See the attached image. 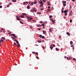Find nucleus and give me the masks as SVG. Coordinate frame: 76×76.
<instances>
[{
  "label": "nucleus",
  "mask_w": 76,
  "mask_h": 76,
  "mask_svg": "<svg viewBox=\"0 0 76 76\" xmlns=\"http://www.w3.org/2000/svg\"><path fill=\"white\" fill-rule=\"evenodd\" d=\"M69 12V10H67L64 11V13H65V16H67V12Z\"/></svg>",
  "instance_id": "nucleus-1"
},
{
  "label": "nucleus",
  "mask_w": 76,
  "mask_h": 76,
  "mask_svg": "<svg viewBox=\"0 0 76 76\" xmlns=\"http://www.w3.org/2000/svg\"><path fill=\"white\" fill-rule=\"evenodd\" d=\"M10 35H11L12 36H14V37L15 38H17V37H16V35H15V34H11Z\"/></svg>",
  "instance_id": "nucleus-2"
},
{
  "label": "nucleus",
  "mask_w": 76,
  "mask_h": 76,
  "mask_svg": "<svg viewBox=\"0 0 76 76\" xmlns=\"http://www.w3.org/2000/svg\"><path fill=\"white\" fill-rule=\"evenodd\" d=\"M39 3L41 4H44L42 3V0H40L39 2Z\"/></svg>",
  "instance_id": "nucleus-3"
},
{
  "label": "nucleus",
  "mask_w": 76,
  "mask_h": 76,
  "mask_svg": "<svg viewBox=\"0 0 76 76\" xmlns=\"http://www.w3.org/2000/svg\"><path fill=\"white\" fill-rule=\"evenodd\" d=\"M31 19H33V18H30L29 19H28L27 20V21L28 22H31V21H30V20H31Z\"/></svg>",
  "instance_id": "nucleus-4"
},
{
  "label": "nucleus",
  "mask_w": 76,
  "mask_h": 76,
  "mask_svg": "<svg viewBox=\"0 0 76 76\" xmlns=\"http://www.w3.org/2000/svg\"><path fill=\"white\" fill-rule=\"evenodd\" d=\"M72 11L71 10L70 12V14L69 15L70 16H72Z\"/></svg>",
  "instance_id": "nucleus-5"
},
{
  "label": "nucleus",
  "mask_w": 76,
  "mask_h": 76,
  "mask_svg": "<svg viewBox=\"0 0 76 76\" xmlns=\"http://www.w3.org/2000/svg\"><path fill=\"white\" fill-rule=\"evenodd\" d=\"M62 3L63 4H64H64H65V3H66V1H62Z\"/></svg>",
  "instance_id": "nucleus-6"
},
{
  "label": "nucleus",
  "mask_w": 76,
  "mask_h": 76,
  "mask_svg": "<svg viewBox=\"0 0 76 76\" xmlns=\"http://www.w3.org/2000/svg\"><path fill=\"white\" fill-rule=\"evenodd\" d=\"M16 46L18 48L20 47V44H19V43H18V44Z\"/></svg>",
  "instance_id": "nucleus-7"
},
{
  "label": "nucleus",
  "mask_w": 76,
  "mask_h": 76,
  "mask_svg": "<svg viewBox=\"0 0 76 76\" xmlns=\"http://www.w3.org/2000/svg\"><path fill=\"white\" fill-rule=\"evenodd\" d=\"M32 53L33 54H34V53H35L37 55H38V53H37V52H36V53H35V52H33Z\"/></svg>",
  "instance_id": "nucleus-8"
},
{
  "label": "nucleus",
  "mask_w": 76,
  "mask_h": 76,
  "mask_svg": "<svg viewBox=\"0 0 76 76\" xmlns=\"http://www.w3.org/2000/svg\"><path fill=\"white\" fill-rule=\"evenodd\" d=\"M17 19V20H20V19L19 18H18V16H16Z\"/></svg>",
  "instance_id": "nucleus-9"
},
{
  "label": "nucleus",
  "mask_w": 76,
  "mask_h": 76,
  "mask_svg": "<svg viewBox=\"0 0 76 76\" xmlns=\"http://www.w3.org/2000/svg\"><path fill=\"white\" fill-rule=\"evenodd\" d=\"M32 11L33 12H37V10H34V9H32Z\"/></svg>",
  "instance_id": "nucleus-10"
},
{
  "label": "nucleus",
  "mask_w": 76,
  "mask_h": 76,
  "mask_svg": "<svg viewBox=\"0 0 76 76\" xmlns=\"http://www.w3.org/2000/svg\"><path fill=\"white\" fill-rule=\"evenodd\" d=\"M66 34L67 35H68V36H70V33H69L68 32H66Z\"/></svg>",
  "instance_id": "nucleus-11"
},
{
  "label": "nucleus",
  "mask_w": 76,
  "mask_h": 76,
  "mask_svg": "<svg viewBox=\"0 0 76 76\" xmlns=\"http://www.w3.org/2000/svg\"><path fill=\"white\" fill-rule=\"evenodd\" d=\"M42 32H43V34H45L46 33V31H43Z\"/></svg>",
  "instance_id": "nucleus-12"
},
{
  "label": "nucleus",
  "mask_w": 76,
  "mask_h": 76,
  "mask_svg": "<svg viewBox=\"0 0 76 76\" xmlns=\"http://www.w3.org/2000/svg\"><path fill=\"white\" fill-rule=\"evenodd\" d=\"M37 14H39V15H41V12H37Z\"/></svg>",
  "instance_id": "nucleus-13"
},
{
  "label": "nucleus",
  "mask_w": 76,
  "mask_h": 76,
  "mask_svg": "<svg viewBox=\"0 0 76 76\" xmlns=\"http://www.w3.org/2000/svg\"><path fill=\"white\" fill-rule=\"evenodd\" d=\"M56 51H58V50H60V49L57 48H56Z\"/></svg>",
  "instance_id": "nucleus-14"
},
{
  "label": "nucleus",
  "mask_w": 76,
  "mask_h": 76,
  "mask_svg": "<svg viewBox=\"0 0 76 76\" xmlns=\"http://www.w3.org/2000/svg\"><path fill=\"white\" fill-rule=\"evenodd\" d=\"M51 20L52 22H55V20H53V19H51Z\"/></svg>",
  "instance_id": "nucleus-15"
},
{
  "label": "nucleus",
  "mask_w": 76,
  "mask_h": 76,
  "mask_svg": "<svg viewBox=\"0 0 76 76\" xmlns=\"http://www.w3.org/2000/svg\"><path fill=\"white\" fill-rule=\"evenodd\" d=\"M38 42H39V43H41V42H42L41 41H39L38 40L37 41Z\"/></svg>",
  "instance_id": "nucleus-16"
},
{
  "label": "nucleus",
  "mask_w": 76,
  "mask_h": 76,
  "mask_svg": "<svg viewBox=\"0 0 76 76\" xmlns=\"http://www.w3.org/2000/svg\"><path fill=\"white\" fill-rule=\"evenodd\" d=\"M73 44V42L71 41L70 42V45H72V44Z\"/></svg>",
  "instance_id": "nucleus-17"
},
{
  "label": "nucleus",
  "mask_w": 76,
  "mask_h": 76,
  "mask_svg": "<svg viewBox=\"0 0 76 76\" xmlns=\"http://www.w3.org/2000/svg\"><path fill=\"white\" fill-rule=\"evenodd\" d=\"M27 8L28 9H30V7L29 6H27Z\"/></svg>",
  "instance_id": "nucleus-18"
},
{
  "label": "nucleus",
  "mask_w": 76,
  "mask_h": 76,
  "mask_svg": "<svg viewBox=\"0 0 76 76\" xmlns=\"http://www.w3.org/2000/svg\"><path fill=\"white\" fill-rule=\"evenodd\" d=\"M50 48L51 49V50H52V49L53 48V47H51V46H50Z\"/></svg>",
  "instance_id": "nucleus-19"
},
{
  "label": "nucleus",
  "mask_w": 76,
  "mask_h": 76,
  "mask_svg": "<svg viewBox=\"0 0 76 76\" xmlns=\"http://www.w3.org/2000/svg\"><path fill=\"white\" fill-rule=\"evenodd\" d=\"M40 38H42V35L40 34L39 35Z\"/></svg>",
  "instance_id": "nucleus-20"
},
{
  "label": "nucleus",
  "mask_w": 76,
  "mask_h": 76,
  "mask_svg": "<svg viewBox=\"0 0 76 76\" xmlns=\"http://www.w3.org/2000/svg\"><path fill=\"white\" fill-rule=\"evenodd\" d=\"M49 31H50V32H52V29H49Z\"/></svg>",
  "instance_id": "nucleus-21"
},
{
  "label": "nucleus",
  "mask_w": 76,
  "mask_h": 76,
  "mask_svg": "<svg viewBox=\"0 0 76 76\" xmlns=\"http://www.w3.org/2000/svg\"><path fill=\"white\" fill-rule=\"evenodd\" d=\"M12 2H14V3H15V2H16V0H13L12 1Z\"/></svg>",
  "instance_id": "nucleus-22"
},
{
  "label": "nucleus",
  "mask_w": 76,
  "mask_h": 76,
  "mask_svg": "<svg viewBox=\"0 0 76 76\" xmlns=\"http://www.w3.org/2000/svg\"><path fill=\"white\" fill-rule=\"evenodd\" d=\"M21 18H24V15H21Z\"/></svg>",
  "instance_id": "nucleus-23"
},
{
  "label": "nucleus",
  "mask_w": 76,
  "mask_h": 76,
  "mask_svg": "<svg viewBox=\"0 0 76 76\" xmlns=\"http://www.w3.org/2000/svg\"><path fill=\"white\" fill-rule=\"evenodd\" d=\"M1 38H2V39H4V40H5V39H5V38H4V37H2Z\"/></svg>",
  "instance_id": "nucleus-24"
},
{
  "label": "nucleus",
  "mask_w": 76,
  "mask_h": 76,
  "mask_svg": "<svg viewBox=\"0 0 76 76\" xmlns=\"http://www.w3.org/2000/svg\"><path fill=\"white\" fill-rule=\"evenodd\" d=\"M51 45L52 46H53V47H55V46H56V45H54V44H52Z\"/></svg>",
  "instance_id": "nucleus-25"
},
{
  "label": "nucleus",
  "mask_w": 76,
  "mask_h": 76,
  "mask_svg": "<svg viewBox=\"0 0 76 76\" xmlns=\"http://www.w3.org/2000/svg\"><path fill=\"white\" fill-rule=\"evenodd\" d=\"M66 59L67 60H70V58L68 57H66Z\"/></svg>",
  "instance_id": "nucleus-26"
},
{
  "label": "nucleus",
  "mask_w": 76,
  "mask_h": 76,
  "mask_svg": "<svg viewBox=\"0 0 76 76\" xmlns=\"http://www.w3.org/2000/svg\"><path fill=\"white\" fill-rule=\"evenodd\" d=\"M1 42H4V40L3 39H1L0 40Z\"/></svg>",
  "instance_id": "nucleus-27"
},
{
  "label": "nucleus",
  "mask_w": 76,
  "mask_h": 76,
  "mask_svg": "<svg viewBox=\"0 0 76 76\" xmlns=\"http://www.w3.org/2000/svg\"><path fill=\"white\" fill-rule=\"evenodd\" d=\"M23 15H25V16L26 15V14L25 13H23Z\"/></svg>",
  "instance_id": "nucleus-28"
},
{
  "label": "nucleus",
  "mask_w": 76,
  "mask_h": 76,
  "mask_svg": "<svg viewBox=\"0 0 76 76\" xmlns=\"http://www.w3.org/2000/svg\"><path fill=\"white\" fill-rule=\"evenodd\" d=\"M43 23H45V24L47 23V22L45 21V22H43Z\"/></svg>",
  "instance_id": "nucleus-29"
},
{
  "label": "nucleus",
  "mask_w": 76,
  "mask_h": 76,
  "mask_svg": "<svg viewBox=\"0 0 76 76\" xmlns=\"http://www.w3.org/2000/svg\"><path fill=\"white\" fill-rule=\"evenodd\" d=\"M40 23H44V22H42V21H41L40 22Z\"/></svg>",
  "instance_id": "nucleus-30"
},
{
  "label": "nucleus",
  "mask_w": 76,
  "mask_h": 76,
  "mask_svg": "<svg viewBox=\"0 0 76 76\" xmlns=\"http://www.w3.org/2000/svg\"><path fill=\"white\" fill-rule=\"evenodd\" d=\"M20 23H21L22 24H23V23L21 21H20Z\"/></svg>",
  "instance_id": "nucleus-31"
},
{
  "label": "nucleus",
  "mask_w": 76,
  "mask_h": 76,
  "mask_svg": "<svg viewBox=\"0 0 76 76\" xmlns=\"http://www.w3.org/2000/svg\"><path fill=\"white\" fill-rule=\"evenodd\" d=\"M42 26H45V25H44V24H41Z\"/></svg>",
  "instance_id": "nucleus-32"
},
{
  "label": "nucleus",
  "mask_w": 76,
  "mask_h": 76,
  "mask_svg": "<svg viewBox=\"0 0 76 76\" xmlns=\"http://www.w3.org/2000/svg\"><path fill=\"white\" fill-rule=\"evenodd\" d=\"M42 39H44V38H45V37L44 36H42Z\"/></svg>",
  "instance_id": "nucleus-33"
},
{
  "label": "nucleus",
  "mask_w": 76,
  "mask_h": 76,
  "mask_svg": "<svg viewBox=\"0 0 76 76\" xmlns=\"http://www.w3.org/2000/svg\"><path fill=\"white\" fill-rule=\"evenodd\" d=\"M27 18V19H30V18H30V17H26Z\"/></svg>",
  "instance_id": "nucleus-34"
},
{
  "label": "nucleus",
  "mask_w": 76,
  "mask_h": 76,
  "mask_svg": "<svg viewBox=\"0 0 76 76\" xmlns=\"http://www.w3.org/2000/svg\"><path fill=\"white\" fill-rule=\"evenodd\" d=\"M36 58H37V59H39V58L38 56H36Z\"/></svg>",
  "instance_id": "nucleus-35"
},
{
  "label": "nucleus",
  "mask_w": 76,
  "mask_h": 76,
  "mask_svg": "<svg viewBox=\"0 0 76 76\" xmlns=\"http://www.w3.org/2000/svg\"><path fill=\"white\" fill-rule=\"evenodd\" d=\"M63 5L64 6H66V4H63Z\"/></svg>",
  "instance_id": "nucleus-36"
},
{
  "label": "nucleus",
  "mask_w": 76,
  "mask_h": 76,
  "mask_svg": "<svg viewBox=\"0 0 76 76\" xmlns=\"http://www.w3.org/2000/svg\"><path fill=\"white\" fill-rule=\"evenodd\" d=\"M13 41H15V42H16L18 41V40L16 39H15V40H13Z\"/></svg>",
  "instance_id": "nucleus-37"
},
{
  "label": "nucleus",
  "mask_w": 76,
  "mask_h": 76,
  "mask_svg": "<svg viewBox=\"0 0 76 76\" xmlns=\"http://www.w3.org/2000/svg\"><path fill=\"white\" fill-rule=\"evenodd\" d=\"M52 17H53V16H52V15H50L49 16V18H52Z\"/></svg>",
  "instance_id": "nucleus-38"
},
{
  "label": "nucleus",
  "mask_w": 76,
  "mask_h": 76,
  "mask_svg": "<svg viewBox=\"0 0 76 76\" xmlns=\"http://www.w3.org/2000/svg\"><path fill=\"white\" fill-rule=\"evenodd\" d=\"M31 6H33V5H34V4L33 3V2L31 3Z\"/></svg>",
  "instance_id": "nucleus-39"
},
{
  "label": "nucleus",
  "mask_w": 76,
  "mask_h": 76,
  "mask_svg": "<svg viewBox=\"0 0 76 76\" xmlns=\"http://www.w3.org/2000/svg\"><path fill=\"white\" fill-rule=\"evenodd\" d=\"M70 22L71 23H72V20H70Z\"/></svg>",
  "instance_id": "nucleus-40"
},
{
  "label": "nucleus",
  "mask_w": 76,
  "mask_h": 76,
  "mask_svg": "<svg viewBox=\"0 0 76 76\" xmlns=\"http://www.w3.org/2000/svg\"><path fill=\"white\" fill-rule=\"evenodd\" d=\"M48 5H51V4H50V2L48 3Z\"/></svg>",
  "instance_id": "nucleus-41"
},
{
  "label": "nucleus",
  "mask_w": 76,
  "mask_h": 76,
  "mask_svg": "<svg viewBox=\"0 0 76 76\" xmlns=\"http://www.w3.org/2000/svg\"><path fill=\"white\" fill-rule=\"evenodd\" d=\"M47 11H48V12H50V9H48V10H47Z\"/></svg>",
  "instance_id": "nucleus-42"
},
{
  "label": "nucleus",
  "mask_w": 76,
  "mask_h": 76,
  "mask_svg": "<svg viewBox=\"0 0 76 76\" xmlns=\"http://www.w3.org/2000/svg\"><path fill=\"white\" fill-rule=\"evenodd\" d=\"M7 7H9V6H10V5H9L8 4V5H7Z\"/></svg>",
  "instance_id": "nucleus-43"
},
{
  "label": "nucleus",
  "mask_w": 76,
  "mask_h": 76,
  "mask_svg": "<svg viewBox=\"0 0 76 76\" xmlns=\"http://www.w3.org/2000/svg\"><path fill=\"white\" fill-rule=\"evenodd\" d=\"M61 13H64V11H63V10H61Z\"/></svg>",
  "instance_id": "nucleus-44"
},
{
  "label": "nucleus",
  "mask_w": 76,
  "mask_h": 76,
  "mask_svg": "<svg viewBox=\"0 0 76 76\" xmlns=\"http://www.w3.org/2000/svg\"><path fill=\"white\" fill-rule=\"evenodd\" d=\"M43 1V2H44L45 3V1H46V0H42Z\"/></svg>",
  "instance_id": "nucleus-45"
},
{
  "label": "nucleus",
  "mask_w": 76,
  "mask_h": 76,
  "mask_svg": "<svg viewBox=\"0 0 76 76\" xmlns=\"http://www.w3.org/2000/svg\"><path fill=\"white\" fill-rule=\"evenodd\" d=\"M40 7H42L43 6V5H42V4L40 5Z\"/></svg>",
  "instance_id": "nucleus-46"
},
{
  "label": "nucleus",
  "mask_w": 76,
  "mask_h": 76,
  "mask_svg": "<svg viewBox=\"0 0 76 76\" xmlns=\"http://www.w3.org/2000/svg\"><path fill=\"white\" fill-rule=\"evenodd\" d=\"M14 45H17V44H16V43H14Z\"/></svg>",
  "instance_id": "nucleus-47"
},
{
  "label": "nucleus",
  "mask_w": 76,
  "mask_h": 76,
  "mask_svg": "<svg viewBox=\"0 0 76 76\" xmlns=\"http://www.w3.org/2000/svg\"><path fill=\"white\" fill-rule=\"evenodd\" d=\"M16 42L17 44H19V42L18 41H17Z\"/></svg>",
  "instance_id": "nucleus-48"
},
{
  "label": "nucleus",
  "mask_w": 76,
  "mask_h": 76,
  "mask_svg": "<svg viewBox=\"0 0 76 76\" xmlns=\"http://www.w3.org/2000/svg\"><path fill=\"white\" fill-rule=\"evenodd\" d=\"M40 10H44V8H42V9H40Z\"/></svg>",
  "instance_id": "nucleus-49"
},
{
  "label": "nucleus",
  "mask_w": 76,
  "mask_h": 76,
  "mask_svg": "<svg viewBox=\"0 0 76 76\" xmlns=\"http://www.w3.org/2000/svg\"><path fill=\"white\" fill-rule=\"evenodd\" d=\"M72 1H73V2H74V1H75V0H72Z\"/></svg>",
  "instance_id": "nucleus-50"
},
{
  "label": "nucleus",
  "mask_w": 76,
  "mask_h": 76,
  "mask_svg": "<svg viewBox=\"0 0 76 76\" xmlns=\"http://www.w3.org/2000/svg\"><path fill=\"white\" fill-rule=\"evenodd\" d=\"M59 38H61V35H60L59 36Z\"/></svg>",
  "instance_id": "nucleus-51"
},
{
  "label": "nucleus",
  "mask_w": 76,
  "mask_h": 76,
  "mask_svg": "<svg viewBox=\"0 0 76 76\" xmlns=\"http://www.w3.org/2000/svg\"><path fill=\"white\" fill-rule=\"evenodd\" d=\"M11 38H12V39H15V38H13V37H12Z\"/></svg>",
  "instance_id": "nucleus-52"
},
{
  "label": "nucleus",
  "mask_w": 76,
  "mask_h": 76,
  "mask_svg": "<svg viewBox=\"0 0 76 76\" xmlns=\"http://www.w3.org/2000/svg\"><path fill=\"white\" fill-rule=\"evenodd\" d=\"M37 29L39 31H40V30H41V29H40V28H38Z\"/></svg>",
  "instance_id": "nucleus-53"
},
{
  "label": "nucleus",
  "mask_w": 76,
  "mask_h": 76,
  "mask_svg": "<svg viewBox=\"0 0 76 76\" xmlns=\"http://www.w3.org/2000/svg\"><path fill=\"white\" fill-rule=\"evenodd\" d=\"M8 34H12V32H10L9 33H8Z\"/></svg>",
  "instance_id": "nucleus-54"
},
{
  "label": "nucleus",
  "mask_w": 76,
  "mask_h": 76,
  "mask_svg": "<svg viewBox=\"0 0 76 76\" xmlns=\"http://www.w3.org/2000/svg\"><path fill=\"white\" fill-rule=\"evenodd\" d=\"M35 4H37V2H36L34 1V3Z\"/></svg>",
  "instance_id": "nucleus-55"
},
{
  "label": "nucleus",
  "mask_w": 76,
  "mask_h": 76,
  "mask_svg": "<svg viewBox=\"0 0 76 76\" xmlns=\"http://www.w3.org/2000/svg\"><path fill=\"white\" fill-rule=\"evenodd\" d=\"M33 9H36V8L34 7L32 8Z\"/></svg>",
  "instance_id": "nucleus-56"
},
{
  "label": "nucleus",
  "mask_w": 76,
  "mask_h": 76,
  "mask_svg": "<svg viewBox=\"0 0 76 76\" xmlns=\"http://www.w3.org/2000/svg\"><path fill=\"white\" fill-rule=\"evenodd\" d=\"M70 9H72V6H70V7H69Z\"/></svg>",
  "instance_id": "nucleus-57"
},
{
  "label": "nucleus",
  "mask_w": 76,
  "mask_h": 76,
  "mask_svg": "<svg viewBox=\"0 0 76 76\" xmlns=\"http://www.w3.org/2000/svg\"><path fill=\"white\" fill-rule=\"evenodd\" d=\"M2 6H0V8H2Z\"/></svg>",
  "instance_id": "nucleus-58"
},
{
  "label": "nucleus",
  "mask_w": 76,
  "mask_h": 76,
  "mask_svg": "<svg viewBox=\"0 0 76 76\" xmlns=\"http://www.w3.org/2000/svg\"><path fill=\"white\" fill-rule=\"evenodd\" d=\"M71 47H73V45H71Z\"/></svg>",
  "instance_id": "nucleus-59"
},
{
  "label": "nucleus",
  "mask_w": 76,
  "mask_h": 76,
  "mask_svg": "<svg viewBox=\"0 0 76 76\" xmlns=\"http://www.w3.org/2000/svg\"><path fill=\"white\" fill-rule=\"evenodd\" d=\"M12 4L11 3H9V4Z\"/></svg>",
  "instance_id": "nucleus-60"
},
{
  "label": "nucleus",
  "mask_w": 76,
  "mask_h": 76,
  "mask_svg": "<svg viewBox=\"0 0 76 76\" xmlns=\"http://www.w3.org/2000/svg\"><path fill=\"white\" fill-rule=\"evenodd\" d=\"M61 10H64V7H62Z\"/></svg>",
  "instance_id": "nucleus-61"
},
{
  "label": "nucleus",
  "mask_w": 76,
  "mask_h": 76,
  "mask_svg": "<svg viewBox=\"0 0 76 76\" xmlns=\"http://www.w3.org/2000/svg\"><path fill=\"white\" fill-rule=\"evenodd\" d=\"M73 60H76V59H75V58H73Z\"/></svg>",
  "instance_id": "nucleus-62"
},
{
  "label": "nucleus",
  "mask_w": 76,
  "mask_h": 76,
  "mask_svg": "<svg viewBox=\"0 0 76 76\" xmlns=\"http://www.w3.org/2000/svg\"><path fill=\"white\" fill-rule=\"evenodd\" d=\"M48 9H50V7H48Z\"/></svg>",
  "instance_id": "nucleus-63"
},
{
  "label": "nucleus",
  "mask_w": 76,
  "mask_h": 76,
  "mask_svg": "<svg viewBox=\"0 0 76 76\" xmlns=\"http://www.w3.org/2000/svg\"><path fill=\"white\" fill-rule=\"evenodd\" d=\"M66 57H67L66 56L64 57V58H66Z\"/></svg>",
  "instance_id": "nucleus-64"
}]
</instances>
